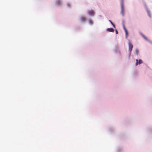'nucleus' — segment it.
Instances as JSON below:
<instances>
[{
	"mask_svg": "<svg viewBox=\"0 0 152 152\" xmlns=\"http://www.w3.org/2000/svg\"><path fill=\"white\" fill-rule=\"evenodd\" d=\"M121 13L123 15H124V0H121Z\"/></svg>",
	"mask_w": 152,
	"mask_h": 152,
	"instance_id": "obj_1",
	"label": "nucleus"
},
{
	"mask_svg": "<svg viewBox=\"0 0 152 152\" xmlns=\"http://www.w3.org/2000/svg\"><path fill=\"white\" fill-rule=\"evenodd\" d=\"M129 46V50L130 52H131L132 50L133 46L132 44L130 42H128Z\"/></svg>",
	"mask_w": 152,
	"mask_h": 152,
	"instance_id": "obj_2",
	"label": "nucleus"
},
{
	"mask_svg": "<svg viewBox=\"0 0 152 152\" xmlns=\"http://www.w3.org/2000/svg\"><path fill=\"white\" fill-rule=\"evenodd\" d=\"M136 66H137L138 64H140L142 63V61L141 59H139L138 62V60L137 59H136Z\"/></svg>",
	"mask_w": 152,
	"mask_h": 152,
	"instance_id": "obj_3",
	"label": "nucleus"
},
{
	"mask_svg": "<svg viewBox=\"0 0 152 152\" xmlns=\"http://www.w3.org/2000/svg\"><path fill=\"white\" fill-rule=\"evenodd\" d=\"M89 14L91 16H93L94 14V12L93 10H90L88 12Z\"/></svg>",
	"mask_w": 152,
	"mask_h": 152,
	"instance_id": "obj_4",
	"label": "nucleus"
},
{
	"mask_svg": "<svg viewBox=\"0 0 152 152\" xmlns=\"http://www.w3.org/2000/svg\"><path fill=\"white\" fill-rule=\"evenodd\" d=\"M86 18L84 16L81 17L80 18V20L82 22H84L86 21Z\"/></svg>",
	"mask_w": 152,
	"mask_h": 152,
	"instance_id": "obj_5",
	"label": "nucleus"
},
{
	"mask_svg": "<svg viewBox=\"0 0 152 152\" xmlns=\"http://www.w3.org/2000/svg\"><path fill=\"white\" fill-rule=\"evenodd\" d=\"M124 28L125 31V33H126V38H127V35H128V32H127V31L126 29V28H125V27L124 26Z\"/></svg>",
	"mask_w": 152,
	"mask_h": 152,
	"instance_id": "obj_6",
	"label": "nucleus"
},
{
	"mask_svg": "<svg viewBox=\"0 0 152 152\" xmlns=\"http://www.w3.org/2000/svg\"><path fill=\"white\" fill-rule=\"evenodd\" d=\"M107 31L109 32H113L114 30L113 28H108L107 29Z\"/></svg>",
	"mask_w": 152,
	"mask_h": 152,
	"instance_id": "obj_7",
	"label": "nucleus"
},
{
	"mask_svg": "<svg viewBox=\"0 0 152 152\" xmlns=\"http://www.w3.org/2000/svg\"><path fill=\"white\" fill-rule=\"evenodd\" d=\"M88 22L90 24H92L93 23V21L91 20H88Z\"/></svg>",
	"mask_w": 152,
	"mask_h": 152,
	"instance_id": "obj_8",
	"label": "nucleus"
},
{
	"mask_svg": "<svg viewBox=\"0 0 152 152\" xmlns=\"http://www.w3.org/2000/svg\"><path fill=\"white\" fill-rule=\"evenodd\" d=\"M142 37L146 40H147V38L145 37L143 34H142Z\"/></svg>",
	"mask_w": 152,
	"mask_h": 152,
	"instance_id": "obj_9",
	"label": "nucleus"
},
{
	"mask_svg": "<svg viewBox=\"0 0 152 152\" xmlns=\"http://www.w3.org/2000/svg\"><path fill=\"white\" fill-rule=\"evenodd\" d=\"M136 53L137 55L138 54V50L137 49H136Z\"/></svg>",
	"mask_w": 152,
	"mask_h": 152,
	"instance_id": "obj_10",
	"label": "nucleus"
},
{
	"mask_svg": "<svg viewBox=\"0 0 152 152\" xmlns=\"http://www.w3.org/2000/svg\"><path fill=\"white\" fill-rule=\"evenodd\" d=\"M115 33L116 34H118V31L117 30H115Z\"/></svg>",
	"mask_w": 152,
	"mask_h": 152,
	"instance_id": "obj_11",
	"label": "nucleus"
},
{
	"mask_svg": "<svg viewBox=\"0 0 152 152\" xmlns=\"http://www.w3.org/2000/svg\"><path fill=\"white\" fill-rule=\"evenodd\" d=\"M109 21H110V22L112 24H113V22L111 21L110 20H109Z\"/></svg>",
	"mask_w": 152,
	"mask_h": 152,
	"instance_id": "obj_12",
	"label": "nucleus"
},
{
	"mask_svg": "<svg viewBox=\"0 0 152 152\" xmlns=\"http://www.w3.org/2000/svg\"><path fill=\"white\" fill-rule=\"evenodd\" d=\"M112 25L113 26V27L115 28V25L113 23V24H112Z\"/></svg>",
	"mask_w": 152,
	"mask_h": 152,
	"instance_id": "obj_13",
	"label": "nucleus"
},
{
	"mask_svg": "<svg viewBox=\"0 0 152 152\" xmlns=\"http://www.w3.org/2000/svg\"><path fill=\"white\" fill-rule=\"evenodd\" d=\"M148 15H149V16L150 17V15H149V11H148Z\"/></svg>",
	"mask_w": 152,
	"mask_h": 152,
	"instance_id": "obj_14",
	"label": "nucleus"
}]
</instances>
